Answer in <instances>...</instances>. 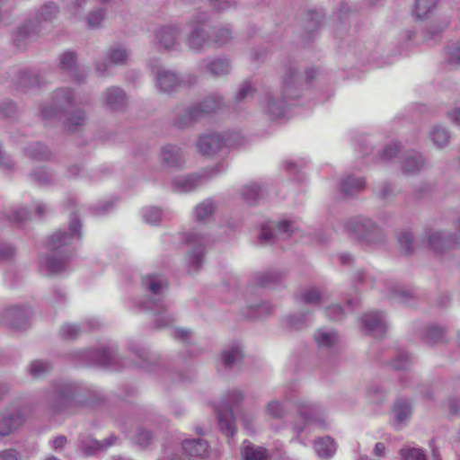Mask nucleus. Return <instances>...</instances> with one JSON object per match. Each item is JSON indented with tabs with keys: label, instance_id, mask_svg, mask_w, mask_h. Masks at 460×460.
<instances>
[{
	"label": "nucleus",
	"instance_id": "38",
	"mask_svg": "<svg viewBox=\"0 0 460 460\" xmlns=\"http://www.w3.org/2000/svg\"><path fill=\"white\" fill-rule=\"evenodd\" d=\"M389 292L390 298L399 303L412 305V302L415 300V294L413 291L405 289L397 284H393L389 287Z\"/></svg>",
	"mask_w": 460,
	"mask_h": 460
},
{
	"label": "nucleus",
	"instance_id": "63",
	"mask_svg": "<svg viewBox=\"0 0 460 460\" xmlns=\"http://www.w3.org/2000/svg\"><path fill=\"white\" fill-rule=\"evenodd\" d=\"M410 362L411 358L408 353L403 350H398L391 364L394 369L402 370L406 369L410 365Z\"/></svg>",
	"mask_w": 460,
	"mask_h": 460
},
{
	"label": "nucleus",
	"instance_id": "11",
	"mask_svg": "<svg viewBox=\"0 0 460 460\" xmlns=\"http://www.w3.org/2000/svg\"><path fill=\"white\" fill-rule=\"evenodd\" d=\"M230 136H223L219 133L203 135L199 137L197 147L202 155H212L221 151L224 147L234 146Z\"/></svg>",
	"mask_w": 460,
	"mask_h": 460
},
{
	"label": "nucleus",
	"instance_id": "18",
	"mask_svg": "<svg viewBox=\"0 0 460 460\" xmlns=\"http://www.w3.org/2000/svg\"><path fill=\"white\" fill-rule=\"evenodd\" d=\"M76 59L77 56L74 51H65L59 57L58 67L62 71L69 73L78 83H84L87 74L78 66Z\"/></svg>",
	"mask_w": 460,
	"mask_h": 460
},
{
	"label": "nucleus",
	"instance_id": "62",
	"mask_svg": "<svg viewBox=\"0 0 460 460\" xmlns=\"http://www.w3.org/2000/svg\"><path fill=\"white\" fill-rule=\"evenodd\" d=\"M153 439V434L151 431L139 428L137 429L135 437L133 438L134 443L139 447L145 448L148 447Z\"/></svg>",
	"mask_w": 460,
	"mask_h": 460
},
{
	"label": "nucleus",
	"instance_id": "10",
	"mask_svg": "<svg viewBox=\"0 0 460 460\" xmlns=\"http://www.w3.org/2000/svg\"><path fill=\"white\" fill-rule=\"evenodd\" d=\"M423 242L437 254H444L457 248L454 233L434 228L425 230Z\"/></svg>",
	"mask_w": 460,
	"mask_h": 460
},
{
	"label": "nucleus",
	"instance_id": "5",
	"mask_svg": "<svg viewBox=\"0 0 460 460\" xmlns=\"http://www.w3.org/2000/svg\"><path fill=\"white\" fill-rule=\"evenodd\" d=\"M345 229L349 235L363 244L376 245L385 241L383 230L370 218L355 217L345 224Z\"/></svg>",
	"mask_w": 460,
	"mask_h": 460
},
{
	"label": "nucleus",
	"instance_id": "15",
	"mask_svg": "<svg viewBox=\"0 0 460 460\" xmlns=\"http://www.w3.org/2000/svg\"><path fill=\"white\" fill-rule=\"evenodd\" d=\"M155 79L160 92L170 93L176 91L184 84V80L174 71L164 67H157Z\"/></svg>",
	"mask_w": 460,
	"mask_h": 460
},
{
	"label": "nucleus",
	"instance_id": "46",
	"mask_svg": "<svg viewBox=\"0 0 460 460\" xmlns=\"http://www.w3.org/2000/svg\"><path fill=\"white\" fill-rule=\"evenodd\" d=\"M398 243L401 253L411 255L414 252L413 236L410 231L405 230L398 234Z\"/></svg>",
	"mask_w": 460,
	"mask_h": 460
},
{
	"label": "nucleus",
	"instance_id": "17",
	"mask_svg": "<svg viewBox=\"0 0 460 460\" xmlns=\"http://www.w3.org/2000/svg\"><path fill=\"white\" fill-rule=\"evenodd\" d=\"M291 231V224L288 221L279 222L275 227L264 226L259 234V242L262 245L273 243L278 238L288 237Z\"/></svg>",
	"mask_w": 460,
	"mask_h": 460
},
{
	"label": "nucleus",
	"instance_id": "54",
	"mask_svg": "<svg viewBox=\"0 0 460 460\" xmlns=\"http://www.w3.org/2000/svg\"><path fill=\"white\" fill-rule=\"evenodd\" d=\"M255 93L254 86L248 81L240 84V87L235 94V102L237 103L243 102L249 98H252Z\"/></svg>",
	"mask_w": 460,
	"mask_h": 460
},
{
	"label": "nucleus",
	"instance_id": "21",
	"mask_svg": "<svg viewBox=\"0 0 460 460\" xmlns=\"http://www.w3.org/2000/svg\"><path fill=\"white\" fill-rule=\"evenodd\" d=\"M285 277L286 273L284 271L268 270L256 273L253 277V282L261 288H275L283 283Z\"/></svg>",
	"mask_w": 460,
	"mask_h": 460
},
{
	"label": "nucleus",
	"instance_id": "26",
	"mask_svg": "<svg viewBox=\"0 0 460 460\" xmlns=\"http://www.w3.org/2000/svg\"><path fill=\"white\" fill-rule=\"evenodd\" d=\"M61 115L64 116V126L69 132L79 130L86 124V113L82 109L68 110Z\"/></svg>",
	"mask_w": 460,
	"mask_h": 460
},
{
	"label": "nucleus",
	"instance_id": "36",
	"mask_svg": "<svg viewBox=\"0 0 460 460\" xmlns=\"http://www.w3.org/2000/svg\"><path fill=\"white\" fill-rule=\"evenodd\" d=\"M201 180V177L196 174L187 175L182 178L174 179L172 187L174 190L180 192H189L196 189Z\"/></svg>",
	"mask_w": 460,
	"mask_h": 460
},
{
	"label": "nucleus",
	"instance_id": "51",
	"mask_svg": "<svg viewBox=\"0 0 460 460\" xmlns=\"http://www.w3.org/2000/svg\"><path fill=\"white\" fill-rule=\"evenodd\" d=\"M308 312L291 314L286 317L285 323L287 326L293 330H300L305 326L307 322Z\"/></svg>",
	"mask_w": 460,
	"mask_h": 460
},
{
	"label": "nucleus",
	"instance_id": "22",
	"mask_svg": "<svg viewBox=\"0 0 460 460\" xmlns=\"http://www.w3.org/2000/svg\"><path fill=\"white\" fill-rule=\"evenodd\" d=\"M104 103L106 107L114 111H120L127 105V95L123 89L117 86H111L103 93Z\"/></svg>",
	"mask_w": 460,
	"mask_h": 460
},
{
	"label": "nucleus",
	"instance_id": "53",
	"mask_svg": "<svg viewBox=\"0 0 460 460\" xmlns=\"http://www.w3.org/2000/svg\"><path fill=\"white\" fill-rule=\"evenodd\" d=\"M31 180L40 186H48L54 181L53 175L43 168H38L30 174Z\"/></svg>",
	"mask_w": 460,
	"mask_h": 460
},
{
	"label": "nucleus",
	"instance_id": "12",
	"mask_svg": "<svg viewBox=\"0 0 460 460\" xmlns=\"http://www.w3.org/2000/svg\"><path fill=\"white\" fill-rule=\"evenodd\" d=\"M117 439L118 438L115 435H111L102 441L96 440L90 436H80L78 438V450L84 456H92L99 452L105 451L108 447L114 445Z\"/></svg>",
	"mask_w": 460,
	"mask_h": 460
},
{
	"label": "nucleus",
	"instance_id": "47",
	"mask_svg": "<svg viewBox=\"0 0 460 460\" xmlns=\"http://www.w3.org/2000/svg\"><path fill=\"white\" fill-rule=\"evenodd\" d=\"M314 340L319 347L330 348L337 341V333L332 331L318 330L314 333Z\"/></svg>",
	"mask_w": 460,
	"mask_h": 460
},
{
	"label": "nucleus",
	"instance_id": "1",
	"mask_svg": "<svg viewBox=\"0 0 460 460\" xmlns=\"http://www.w3.org/2000/svg\"><path fill=\"white\" fill-rule=\"evenodd\" d=\"M82 225L75 213H71L68 232L58 230L53 233L47 243V247L51 253L41 261V265L50 275H58L68 270L71 253L64 248L73 243L74 240L82 238Z\"/></svg>",
	"mask_w": 460,
	"mask_h": 460
},
{
	"label": "nucleus",
	"instance_id": "19",
	"mask_svg": "<svg viewBox=\"0 0 460 460\" xmlns=\"http://www.w3.org/2000/svg\"><path fill=\"white\" fill-rule=\"evenodd\" d=\"M24 421V415L18 409L3 412L0 414V436L10 435L19 429Z\"/></svg>",
	"mask_w": 460,
	"mask_h": 460
},
{
	"label": "nucleus",
	"instance_id": "61",
	"mask_svg": "<svg viewBox=\"0 0 460 460\" xmlns=\"http://www.w3.org/2000/svg\"><path fill=\"white\" fill-rule=\"evenodd\" d=\"M266 412L274 419H281L286 415L287 411L280 402L274 400L267 404Z\"/></svg>",
	"mask_w": 460,
	"mask_h": 460
},
{
	"label": "nucleus",
	"instance_id": "32",
	"mask_svg": "<svg viewBox=\"0 0 460 460\" xmlns=\"http://www.w3.org/2000/svg\"><path fill=\"white\" fill-rule=\"evenodd\" d=\"M424 164L425 160L422 155L417 151H411L405 155L402 169L406 173H417Z\"/></svg>",
	"mask_w": 460,
	"mask_h": 460
},
{
	"label": "nucleus",
	"instance_id": "6",
	"mask_svg": "<svg viewBox=\"0 0 460 460\" xmlns=\"http://www.w3.org/2000/svg\"><path fill=\"white\" fill-rule=\"evenodd\" d=\"M243 401V393L239 390H233L227 394L226 398L217 407L219 429L227 437H233L236 432L233 409L237 408Z\"/></svg>",
	"mask_w": 460,
	"mask_h": 460
},
{
	"label": "nucleus",
	"instance_id": "23",
	"mask_svg": "<svg viewBox=\"0 0 460 460\" xmlns=\"http://www.w3.org/2000/svg\"><path fill=\"white\" fill-rule=\"evenodd\" d=\"M208 444L202 438L185 439L182 450L186 456L194 459H204L208 456Z\"/></svg>",
	"mask_w": 460,
	"mask_h": 460
},
{
	"label": "nucleus",
	"instance_id": "2",
	"mask_svg": "<svg viewBox=\"0 0 460 460\" xmlns=\"http://www.w3.org/2000/svg\"><path fill=\"white\" fill-rule=\"evenodd\" d=\"M299 85L298 68L294 65L288 66L281 77L280 95L272 93H265L264 109L270 119L285 115L288 100H296L300 96Z\"/></svg>",
	"mask_w": 460,
	"mask_h": 460
},
{
	"label": "nucleus",
	"instance_id": "24",
	"mask_svg": "<svg viewBox=\"0 0 460 460\" xmlns=\"http://www.w3.org/2000/svg\"><path fill=\"white\" fill-rule=\"evenodd\" d=\"M447 328L443 325L430 324L425 327L421 334L422 341L428 345H437L447 343Z\"/></svg>",
	"mask_w": 460,
	"mask_h": 460
},
{
	"label": "nucleus",
	"instance_id": "58",
	"mask_svg": "<svg viewBox=\"0 0 460 460\" xmlns=\"http://www.w3.org/2000/svg\"><path fill=\"white\" fill-rule=\"evenodd\" d=\"M105 10L103 8H97L91 11L86 18L87 24L91 29L99 28L104 20Z\"/></svg>",
	"mask_w": 460,
	"mask_h": 460
},
{
	"label": "nucleus",
	"instance_id": "50",
	"mask_svg": "<svg viewBox=\"0 0 460 460\" xmlns=\"http://www.w3.org/2000/svg\"><path fill=\"white\" fill-rule=\"evenodd\" d=\"M321 293L316 288H307L301 291L296 298L303 304L318 305L321 302Z\"/></svg>",
	"mask_w": 460,
	"mask_h": 460
},
{
	"label": "nucleus",
	"instance_id": "43",
	"mask_svg": "<svg viewBox=\"0 0 460 460\" xmlns=\"http://www.w3.org/2000/svg\"><path fill=\"white\" fill-rule=\"evenodd\" d=\"M52 368L49 361L40 359L33 360L28 367V372L33 378H40L50 372Z\"/></svg>",
	"mask_w": 460,
	"mask_h": 460
},
{
	"label": "nucleus",
	"instance_id": "31",
	"mask_svg": "<svg viewBox=\"0 0 460 460\" xmlns=\"http://www.w3.org/2000/svg\"><path fill=\"white\" fill-rule=\"evenodd\" d=\"M203 69L212 76L220 77L230 74L231 65L226 58H213L206 62Z\"/></svg>",
	"mask_w": 460,
	"mask_h": 460
},
{
	"label": "nucleus",
	"instance_id": "35",
	"mask_svg": "<svg viewBox=\"0 0 460 460\" xmlns=\"http://www.w3.org/2000/svg\"><path fill=\"white\" fill-rule=\"evenodd\" d=\"M27 157L35 161H48L51 158V152L42 143L37 142L29 145L24 149Z\"/></svg>",
	"mask_w": 460,
	"mask_h": 460
},
{
	"label": "nucleus",
	"instance_id": "20",
	"mask_svg": "<svg viewBox=\"0 0 460 460\" xmlns=\"http://www.w3.org/2000/svg\"><path fill=\"white\" fill-rule=\"evenodd\" d=\"M361 322L364 327L375 337H382L387 330L385 316L380 312L365 314Z\"/></svg>",
	"mask_w": 460,
	"mask_h": 460
},
{
	"label": "nucleus",
	"instance_id": "44",
	"mask_svg": "<svg viewBox=\"0 0 460 460\" xmlns=\"http://www.w3.org/2000/svg\"><path fill=\"white\" fill-rule=\"evenodd\" d=\"M242 197L248 205H254L262 197L261 188L256 183L244 186Z\"/></svg>",
	"mask_w": 460,
	"mask_h": 460
},
{
	"label": "nucleus",
	"instance_id": "28",
	"mask_svg": "<svg viewBox=\"0 0 460 460\" xmlns=\"http://www.w3.org/2000/svg\"><path fill=\"white\" fill-rule=\"evenodd\" d=\"M200 118L220 110L223 105V97L218 94H210L199 103L194 104Z\"/></svg>",
	"mask_w": 460,
	"mask_h": 460
},
{
	"label": "nucleus",
	"instance_id": "14",
	"mask_svg": "<svg viewBox=\"0 0 460 460\" xmlns=\"http://www.w3.org/2000/svg\"><path fill=\"white\" fill-rule=\"evenodd\" d=\"M28 312L20 306L6 308L2 314L1 323L14 331H22L28 327Z\"/></svg>",
	"mask_w": 460,
	"mask_h": 460
},
{
	"label": "nucleus",
	"instance_id": "45",
	"mask_svg": "<svg viewBox=\"0 0 460 460\" xmlns=\"http://www.w3.org/2000/svg\"><path fill=\"white\" fill-rule=\"evenodd\" d=\"M216 210V205L211 199H206L195 208V217L197 221H204L213 215Z\"/></svg>",
	"mask_w": 460,
	"mask_h": 460
},
{
	"label": "nucleus",
	"instance_id": "25",
	"mask_svg": "<svg viewBox=\"0 0 460 460\" xmlns=\"http://www.w3.org/2000/svg\"><path fill=\"white\" fill-rule=\"evenodd\" d=\"M209 33L202 27L194 25L186 36L185 43L190 49L199 51L209 40Z\"/></svg>",
	"mask_w": 460,
	"mask_h": 460
},
{
	"label": "nucleus",
	"instance_id": "48",
	"mask_svg": "<svg viewBox=\"0 0 460 460\" xmlns=\"http://www.w3.org/2000/svg\"><path fill=\"white\" fill-rule=\"evenodd\" d=\"M18 84L24 89L33 88L40 85V80L37 74L30 70H22L19 74Z\"/></svg>",
	"mask_w": 460,
	"mask_h": 460
},
{
	"label": "nucleus",
	"instance_id": "13",
	"mask_svg": "<svg viewBox=\"0 0 460 460\" xmlns=\"http://www.w3.org/2000/svg\"><path fill=\"white\" fill-rule=\"evenodd\" d=\"M180 25H165L156 30L155 38L156 44L164 50H176L180 45Z\"/></svg>",
	"mask_w": 460,
	"mask_h": 460
},
{
	"label": "nucleus",
	"instance_id": "49",
	"mask_svg": "<svg viewBox=\"0 0 460 460\" xmlns=\"http://www.w3.org/2000/svg\"><path fill=\"white\" fill-rule=\"evenodd\" d=\"M233 40V33L230 27L223 26L213 32V41L218 47L228 44Z\"/></svg>",
	"mask_w": 460,
	"mask_h": 460
},
{
	"label": "nucleus",
	"instance_id": "4",
	"mask_svg": "<svg viewBox=\"0 0 460 460\" xmlns=\"http://www.w3.org/2000/svg\"><path fill=\"white\" fill-rule=\"evenodd\" d=\"M142 285L157 298H148L142 301L139 304L140 308L155 312L157 318L155 319V329L159 330L168 327L173 322V318L169 314H164L166 311V305L162 298V295L168 286L167 280L162 275L151 274L142 278Z\"/></svg>",
	"mask_w": 460,
	"mask_h": 460
},
{
	"label": "nucleus",
	"instance_id": "60",
	"mask_svg": "<svg viewBox=\"0 0 460 460\" xmlns=\"http://www.w3.org/2000/svg\"><path fill=\"white\" fill-rule=\"evenodd\" d=\"M143 217L146 223L156 225L163 217V211L157 207H148L143 210Z\"/></svg>",
	"mask_w": 460,
	"mask_h": 460
},
{
	"label": "nucleus",
	"instance_id": "55",
	"mask_svg": "<svg viewBox=\"0 0 460 460\" xmlns=\"http://www.w3.org/2000/svg\"><path fill=\"white\" fill-rule=\"evenodd\" d=\"M402 460H427L424 451L416 447H402L399 451Z\"/></svg>",
	"mask_w": 460,
	"mask_h": 460
},
{
	"label": "nucleus",
	"instance_id": "37",
	"mask_svg": "<svg viewBox=\"0 0 460 460\" xmlns=\"http://www.w3.org/2000/svg\"><path fill=\"white\" fill-rule=\"evenodd\" d=\"M364 187V178H356L351 175L346 176L341 182V190L347 196H351L361 191Z\"/></svg>",
	"mask_w": 460,
	"mask_h": 460
},
{
	"label": "nucleus",
	"instance_id": "33",
	"mask_svg": "<svg viewBox=\"0 0 460 460\" xmlns=\"http://www.w3.org/2000/svg\"><path fill=\"white\" fill-rule=\"evenodd\" d=\"M243 359V352L237 346H231L221 352V363L226 369L237 366Z\"/></svg>",
	"mask_w": 460,
	"mask_h": 460
},
{
	"label": "nucleus",
	"instance_id": "34",
	"mask_svg": "<svg viewBox=\"0 0 460 460\" xmlns=\"http://www.w3.org/2000/svg\"><path fill=\"white\" fill-rule=\"evenodd\" d=\"M300 415L307 423H317L322 427L325 426L323 419L322 409L315 404H306L300 409Z\"/></svg>",
	"mask_w": 460,
	"mask_h": 460
},
{
	"label": "nucleus",
	"instance_id": "59",
	"mask_svg": "<svg viewBox=\"0 0 460 460\" xmlns=\"http://www.w3.org/2000/svg\"><path fill=\"white\" fill-rule=\"evenodd\" d=\"M82 332V329L77 324L66 323L61 326L59 335L63 340H75Z\"/></svg>",
	"mask_w": 460,
	"mask_h": 460
},
{
	"label": "nucleus",
	"instance_id": "64",
	"mask_svg": "<svg viewBox=\"0 0 460 460\" xmlns=\"http://www.w3.org/2000/svg\"><path fill=\"white\" fill-rule=\"evenodd\" d=\"M7 219L14 224H21L30 217V212L23 208H18L6 216Z\"/></svg>",
	"mask_w": 460,
	"mask_h": 460
},
{
	"label": "nucleus",
	"instance_id": "39",
	"mask_svg": "<svg viewBox=\"0 0 460 460\" xmlns=\"http://www.w3.org/2000/svg\"><path fill=\"white\" fill-rule=\"evenodd\" d=\"M429 137L436 146L443 148L449 144L451 134L446 128L437 125L430 131Z\"/></svg>",
	"mask_w": 460,
	"mask_h": 460
},
{
	"label": "nucleus",
	"instance_id": "42",
	"mask_svg": "<svg viewBox=\"0 0 460 460\" xmlns=\"http://www.w3.org/2000/svg\"><path fill=\"white\" fill-rule=\"evenodd\" d=\"M59 13L57 4L49 2L40 7L36 15V22H52Z\"/></svg>",
	"mask_w": 460,
	"mask_h": 460
},
{
	"label": "nucleus",
	"instance_id": "8",
	"mask_svg": "<svg viewBox=\"0 0 460 460\" xmlns=\"http://www.w3.org/2000/svg\"><path fill=\"white\" fill-rule=\"evenodd\" d=\"M117 349L111 347L98 349H84L74 353L75 359L81 366L111 367L116 363Z\"/></svg>",
	"mask_w": 460,
	"mask_h": 460
},
{
	"label": "nucleus",
	"instance_id": "7",
	"mask_svg": "<svg viewBox=\"0 0 460 460\" xmlns=\"http://www.w3.org/2000/svg\"><path fill=\"white\" fill-rule=\"evenodd\" d=\"M75 104V93L73 89L61 87L57 89L53 95L51 103L41 106L40 110V118L44 120H50L57 118Z\"/></svg>",
	"mask_w": 460,
	"mask_h": 460
},
{
	"label": "nucleus",
	"instance_id": "3",
	"mask_svg": "<svg viewBox=\"0 0 460 460\" xmlns=\"http://www.w3.org/2000/svg\"><path fill=\"white\" fill-rule=\"evenodd\" d=\"M47 402L55 413H74L90 405L80 387L73 382H58L48 392Z\"/></svg>",
	"mask_w": 460,
	"mask_h": 460
},
{
	"label": "nucleus",
	"instance_id": "57",
	"mask_svg": "<svg viewBox=\"0 0 460 460\" xmlns=\"http://www.w3.org/2000/svg\"><path fill=\"white\" fill-rule=\"evenodd\" d=\"M446 63L449 68H456L460 65V44L447 48Z\"/></svg>",
	"mask_w": 460,
	"mask_h": 460
},
{
	"label": "nucleus",
	"instance_id": "56",
	"mask_svg": "<svg viewBox=\"0 0 460 460\" xmlns=\"http://www.w3.org/2000/svg\"><path fill=\"white\" fill-rule=\"evenodd\" d=\"M439 0H416L415 13L419 18H424L436 6Z\"/></svg>",
	"mask_w": 460,
	"mask_h": 460
},
{
	"label": "nucleus",
	"instance_id": "52",
	"mask_svg": "<svg viewBox=\"0 0 460 460\" xmlns=\"http://www.w3.org/2000/svg\"><path fill=\"white\" fill-rule=\"evenodd\" d=\"M128 58V52L122 47H114L110 49L107 58L114 65L124 64Z\"/></svg>",
	"mask_w": 460,
	"mask_h": 460
},
{
	"label": "nucleus",
	"instance_id": "27",
	"mask_svg": "<svg viewBox=\"0 0 460 460\" xmlns=\"http://www.w3.org/2000/svg\"><path fill=\"white\" fill-rule=\"evenodd\" d=\"M162 164L166 168H178L183 164L181 148L176 146L167 145L162 148Z\"/></svg>",
	"mask_w": 460,
	"mask_h": 460
},
{
	"label": "nucleus",
	"instance_id": "9",
	"mask_svg": "<svg viewBox=\"0 0 460 460\" xmlns=\"http://www.w3.org/2000/svg\"><path fill=\"white\" fill-rule=\"evenodd\" d=\"M184 241L190 246L189 264L198 271L203 264L205 248L210 243V238L197 230H191L184 234Z\"/></svg>",
	"mask_w": 460,
	"mask_h": 460
},
{
	"label": "nucleus",
	"instance_id": "40",
	"mask_svg": "<svg viewBox=\"0 0 460 460\" xmlns=\"http://www.w3.org/2000/svg\"><path fill=\"white\" fill-rule=\"evenodd\" d=\"M243 444V456L245 460H267L268 452L265 448L255 446L248 440H245Z\"/></svg>",
	"mask_w": 460,
	"mask_h": 460
},
{
	"label": "nucleus",
	"instance_id": "41",
	"mask_svg": "<svg viewBox=\"0 0 460 460\" xmlns=\"http://www.w3.org/2000/svg\"><path fill=\"white\" fill-rule=\"evenodd\" d=\"M395 421L397 424H402L411 415V406L407 400H398L393 408Z\"/></svg>",
	"mask_w": 460,
	"mask_h": 460
},
{
	"label": "nucleus",
	"instance_id": "30",
	"mask_svg": "<svg viewBox=\"0 0 460 460\" xmlns=\"http://www.w3.org/2000/svg\"><path fill=\"white\" fill-rule=\"evenodd\" d=\"M316 455L322 458H331L337 451V445L330 436L318 438L314 442Z\"/></svg>",
	"mask_w": 460,
	"mask_h": 460
},
{
	"label": "nucleus",
	"instance_id": "16",
	"mask_svg": "<svg viewBox=\"0 0 460 460\" xmlns=\"http://www.w3.org/2000/svg\"><path fill=\"white\" fill-rule=\"evenodd\" d=\"M40 32L39 24L34 20H27L22 25H20L16 31L13 33L12 39L14 45L22 49Z\"/></svg>",
	"mask_w": 460,
	"mask_h": 460
},
{
	"label": "nucleus",
	"instance_id": "29",
	"mask_svg": "<svg viewBox=\"0 0 460 460\" xmlns=\"http://www.w3.org/2000/svg\"><path fill=\"white\" fill-rule=\"evenodd\" d=\"M200 119L195 105H191L182 109L176 114L173 124L179 128H185L192 126Z\"/></svg>",
	"mask_w": 460,
	"mask_h": 460
}]
</instances>
